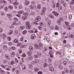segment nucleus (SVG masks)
Listing matches in <instances>:
<instances>
[{"label":"nucleus","instance_id":"ea45409f","mask_svg":"<svg viewBox=\"0 0 74 74\" xmlns=\"http://www.w3.org/2000/svg\"><path fill=\"white\" fill-rule=\"evenodd\" d=\"M13 19L15 21H18V18H13Z\"/></svg>","mask_w":74,"mask_h":74},{"label":"nucleus","instance_id":"c756f323","mask_svg":"<svg viewBox=\"0 0 74 74\" xmlns=\"http://www.w3.org/2000/svg\"><path fill=\"white\" fill-rule=\"evenodd\" d=\"M55 29L56 30H58L59 29V27L58 25H56L55 26Z\"/></svg>","mask_w":74,"mask_h":74},{"label":"nucleus","instance_id":"7ed1b4c3","mask_svg":"<svg viewBox=\"0 0 74 74\" xmlns=\"http://www.w3.org/2000/svg\"><path fill=\"white\" fill-rule=\"evenodd\" d=\"M31 38L33 40H35L36 38V35L35 34H32L31 36Z\"/></svg>","mask_w":74,"mask_h":74},{"label":"nucleus","instance_id":"b1692460","mask_svg":"<svg viewBox=\"0 0 74 74\" xmlns=\"http://www.w3.org/2000/svg\"><path fill=\"white\" fill-rule=\"evenodd\" d=\"M38 62H39L38 60L37 59L35 60V61H33V62L34 63H34H35V62H36V63H38Z\"/></svg>","mask_w":74,"mask_h":74},{"label":"nucleus","instance_id":"a19ab883","mask_svg":"<svg viewBox=\"0 0 74 74\" xmlns=\"http://www.w3.org/2000/svg\"><path fill=\"white\" fill-rule=\"evenodd\" d=\"M39 24L41 26H43V23L42 22H40Z\"/></svg>","mask_w":74,"mask_h":74},{"label":"nucleus","instance_id":"9d476101","mask_svg":"<svg viewBox=\"0 0 74 74\" xmlns=\"http://www.w3.org/2000/svg\"><path fill=\"white\" fill-rule=\"evenodd\" d=\"M15 55V53L14 52H12L10 53V55L13 57V56H14Z\"/></svg>","mask_w":74,"mask_h":74},{"label":"nucleus","instance_id":"79ce46f5","mask_svg":"<svg viewBox=\"0 0 74 74\" xmlns=\"http://www.w3.org/2000/svg\"><path fill=\"white\" fill-rule=\"evenodd\" d=\"M63 64H64V65H66L67 64V62L66 61H63Z\"/></svg>","mask_w":74,"mask_h":74},{"label":"nucleus","instance_id":"a878e982","mask_svg":"<svg viewBox=\"0 0 74 74\" xmlns=\"http://www.w3.org/2000/svg\"><path fill=\"white\" fill-rule=\"evenodd\" d=\"M8 8H9L10 10H12V9H13V7H12V6L10 5L8 6Z\"/></svg>","mask_w":74,"mask_h":74},{"label":"nucleus","instance_id":"5701e85b","mask_svg":"<svg viewBox=\"0 0 74 74\" xmlns=\"http://www.w3.org/2000/svg\"><path fill=\"white\" fill-rule=\"evenodd\" d=\"M38 9L40 10L41 8V5L40 4H38L37 6Z\"/></svg>","mask_w":74,"mask_h":74},{"label":"nucleus","instance_id":"69168bd1","mask_svg":"<svg viewBox=\"0 0 74 74\" xmlns=\"http://www.w3.org/2000/svg\"><path fill=\"white\" fill-rule=\"evenodd\" d=\"M3 32V29L0 27V33Z\"/></svg>","mask_w":74,"mask_h":74},{"label":"nucleus","instance_id":"bb28decb","mask_svg":"<svg viewBox=\"0 0 74 74\" xmlns=\"http://www.w3.org/2000/svg\"><path fill=\"white\" fill-rule=\"evenodd\" d=\"M47 10V9L45 8H42V11H44V12H45Z\"/></svg>","mask_w":74,"mask_h":74},{"label":"nucleus","instance_id":"412c9836","mask_svg":"<svg viewBox=\"0 0 74 74\" xmlns=\"http://www.w3.org/2000/svg\"><path fill=\"white\" fill-rule=\"evenodd\" d=\"M25 4L26 5H27L28 4H29V2L28 1H26L25 2Z\"/></svg>","mask_w":74,"mask_h":74},{"label":"nucleus","instance_id":"1a4fd4ad","mask_svg":"<svg viewBox=\"0 0 74 74\" xmlns=\"http://www.w3.org/2000/svg\"><path fill=\"white\" fill-rule=\"evenodd\" d=\"M24 15V16L25 17V18H27V16H28V14L27 13H24V14H23Z\"/></svg>","mask_w":74,"mask_h":74},{"label":"nucleus","instance_id":"4c0bfd02","mask_svg":"<svg viewBox=\"0 0 74 74\" xmlns=\"http://www.w3.org/2000/svg\"><path fill=\"white\" fill-rule=\"evenodd\" d=\"M28 67L29 68V69H32V68L33 67L32 66V65L31 64H29L28 65Z\"/></svg>","mask_w":74,"mask_h":74},{"label":"nucleus","instance_id":"864d4df0","mask_svg":"<svg viewBox=\"0 0 74 74\" xmlns=\"http://www.w3.org/2000/svg\"><path fill=\"white\" fill-rule=\"evenodd\" d=\"M49 54L50 55L52 54V51H50L49 52Z\"/></svg>","mask_w":74,"mask_h":74},{"label":"nucleus","instance_id":"37998d69","mask_svg":"<svg viewBox=\"0 0 74 74\" xmlns=\"http://www.w3.org/2000/svg\"><path fill=\"white\" fill-rule=\"evenodd\" d=\"M64 22H65V24H66V26H69V23H68L67 22H66V21H65Z\"/></svg>","mask_w":74,"mask_h":74},{"label":"nucleus","instance_id":"6e6d98bb","mask_svg":"<svg viewBox=\"0 0 74 74\" xmlns=\"http://www.w3.org/2000/svg\"><path fill=\"white\" fill-rule=\"evenodd\" d=\"M72 18V15H70L69 17V19H71Z\"/></svg>","mask_w":74,"mask_h":74},{"label":"nucleus","instance_id":"7c9ffc66","mask_svg":"<svg viewBox=\"0 0 74 74\" xmlns=\"http://www.w3.org/2000/svg\"><path fill=\"white\" fill-rule=\"evenodd\" d=\"M67 29H69V30H71V25H69V26H68L67 28Z\"/></svg>","mask_w":74,"mask_h":74},{"label":"nucleus","instance_id":"20e7f679","mask_svg":"<svg viewBox=\"0 0 74 74\" xmlns=\"http://www.w3.org/2000/svg\"><path fill=\"white\" fill-rule=\"evenodd\" d=\"M43 45V44H42L40 43L39 45V48L38 49L42 50L43 49V48L42 47Z\"/></svg>","mask_w":74,"mask_h":74},{"label":"nucleus","instance_id":"bf43d9fd","mask_svg":"<svg viewBox=\"0 0 74 74\" xmlns=\"http://www.w3.org/2000/svg\"><path fill=\"white\" fill-rule=\"evenodd\" d=\"M1 73H2L3 74H4V73H5V71L3 70L1 71Z\"/></svg>","mask_w":74,"mask_h":74},{"label":"nucleus","instance_id":"6ab92c4d","mask_svg":"<svg viewBox=\"0 0 74 74\" xmlns=\"http://www.w3.org/2000/svg\"><path fill=\"white\" fill-rule=\"evenodd\" d=\"M12 33H13V31H12V30H10V32L8 33V34L9 35H10L11 34H12Z\"/></svg>","mask_w":74,"mask_h":74},{"label":"nucleus","instance_id":"f8f14e48","mask_svg":"<svg viewBox=\"0 0 74 74\" xmlns=\"http://www.w3.org/2000/svg\"><path fill=\"white\" fill-rule=\"evenodd\" d=\"M22 69L23 70L26 69V66L25 65H22Z\"/></svg>","mask_w":74,"mask_h":74},{"label":"nucleus","instance_id":"09e8293b","mask_svg":"<svg viewBox=\"0 0 74 74\" xmlns=\"http://www.w3.org/2000/svg\"><path fill=\"white\" fill-rule=\"evenodd\" d=\"M15 60L16 63H18V59H17V58H15Z\"/></svg>","mask_w":74,"mask_h":74},{"label":"nucleus","instance_id":"0eeeda50","mask_svg":"<svg viewBox=\"0 0 74 74\" xmlns=\"http://www.w3.org/2000/svg\"><path fill=\"white\" fill-rule=\"evenodd\" d=\"M24 29H25V27L23 26H21L19 27V30L20 31H22V30H23Z\"/></svg>","mask_w":74,"mask_h":74},{"label":"nucleus","instance_id":"393cba45","mask_svg":"<svg viewBox=\"0 0 74 74\" xmlns=\"http://www.w3.org/2000/svg\"><path fill=\"white\" fill-rule=\"evenodd\" d=\"M23 12H24V11H19L18 12V14H23Z\"/></svg>","mask_w":74,"mask_h":74},{"label":"nucleus","instance_id":"39448f33","mask_svg":"<svg viewBox=\"0 0 74 74\" xmlns=\"http://www.w3.org/2000/svg\"><path fill=\"white\" fill-rule=\"evenodd\" d=\"M5 58L7 60H9L10 59V57L7 54H5Z\"/></svg>","mask_w":74,"mask_h":74},{"label":"nucleus","instance_id":"052dcab7","mask_svg":"<svg viewBox=\"0 0 74 74\" xmlns=\"http://www.w3.org/2000/svg\"><path fill=\"white\" fill-rule=\"evenodd\" d=\"M8 44L9 45H12V42H9L8 43Z\"/></svg>","mask_w":74,"mask_h":74},{"label":"nucleus","instance_id":"49530a36","mask_svg":"<svg viewBox=\"0 0 74 74\" xmlns=\"http://www.w3.org/2000/svg\"><path fill=\"white\" fill-rule=\"evenodd\" d=\"M38 56L37 55H35L34 56V58H38Z\"/></svg>","mask_w":74,"mask_h":74},{"label":"nucleus","instance_id":"c85d7f7f","mask_svg":"<svg viewBox=\"0 0 74 74\" xmlns=\"http://www.w3.org/2000/svg\"><path fill=\"white\" fill-rule=\"evenodd\" d=\"M58 67L61 70H62V69H63V66L60 65Z\"/></svg>","mask_w":74,"mask_h":74},{"label":"nucleus","instance_id":"f257e3e1","mask_svg":"<svg viewBox=\"0 0 74 74\" xmlns=\"http://www.w3.org/2000/svg\"><path fill=\"white\" fill-rule=\"evenodd\" d=\"M26 26V27L28 29H31V26L30 25V23L29 21H27L25 23Z\"/></svg>","mask_w":74,"mask_h":74},{"label":"nucleus","instance_id":"3c124183","mask_svg":"<svg viewBox=\"0 0 74 74\" xmlns=\"http://www.w3.org/2000/svg\"><path fill=\"white\" fill-rule=\"evenodd\" d=\"M62 8V7L61 6H60L58 8V10H61Z\"/></svg>","mask_w":74,"mask_h":74},{"label":"nucleus","instance_id":"dca6fc26","mask_svg":"<svg viewBox=\"0 0 74 74\" xmlns=\"http://www.w3.org/2000/svg\"><path fill=\"white\" fill-rule=\"evenodd\" d=\"M35 47L36 49H38L39 48V46L38 45L36 44L35 45Z\"/></svg>","mask_w":74,"mask_h":74},{"label":"nucleus","instance_id":"9b49d317","mask_svg":"<svg viewBox=\"0 0 74 74\" xmlns=\"http://www.w3.org/2000/svg\"><path fill=\"white\" fill-rule=\"evenodd\" d=\"M32 59H33V56H29L28 58V60H32Z\"/></svg>","mask_w":74,"mask_h":74},{"label":"nucleus","instance_id":"4be33fe9","mask_svg":"<svg viewBox=\"0 0 74 74\" xmlns=\"http://www.w3.org/2000/svg\"><path fill=\"white\" fill-rule=\"evenodd\" d=\"M7 16L8 18H11L12 17V14H7Z\"/></svg>","mask_w":74,"mask_h":74},{"label":"nucleus","instance_id":"2eb2a0df","mask_svg":"<svg viewBox=\"0 0 74 74\" xmlns=\"http://www.w3.org/2000/svg\"><path fill=\"white\" fill-rule=\"evenodd\" d=\"M27 53L29 56H30V55H32V51H28L27 52Z\"/></svg>","mask_w":74,"mask_h":74},{"label":"nucleus","instance_id":"cd10ccee","mask_svg":"<svg viewBox=\"0 0 74 74\" xmlns=\"http://www.w3.org/2000/svg\"><path fill=\"white\" fill-rule=\"evenodd\" d=\"M69 37H70V38H74V35H73V34H70L69 36Z\"/></svg>","mask_w":74,"mask_h":74},{"label":"nucleus","instance_id":"f704fd0d","mask_svg":"<svg viewBox=\"0 0 74 74\" xmlns=\"http://www.w3.org/2000/svg\"><path fill=\"white\" fill-rule=\"evenodd\" d=\"M59 5H60L59 3L58 2H57L56 3V7H58L59 6Z\"/></svg>","mask_w":74,"mask_h":74},{"label":"nucleus","instance_id":"c9c22d12","mask_svg":"<svg viewBox=\"0 0 74 74\" xmlns=\"http://www.w3.org/2000/svg\"><path fill=\"white\" fill-rule=\"evenodd\" d=\"M73 71H74L73 70V69H71L69 71V73H70V74H71V73H73Z\"/></svg>","mask_w":74,"mask_h":74},{"label":"nucleus","instance_id":"ddd939ff","mask_svg":"<svg viewBox=\"0 0 74 74\" xmlns=\"http://www.w3.org/2000/svg\"><path fill=\"white\" fill-rule=\"evenodd\" d=\"M49 70L51 71H54V68L52 67H51L49 68Z\"/></svg>","mask_w":74,"mask_h":74},{"label":"nucleus","instance_id":"de8ad7c7","mask_svg":"<svg viewBox=\"0 0 74 74\" xmlns=\"http://www.w3.org/2000/svg\"><path fill=\"white\" fill-rule=\"evenodd\" d=\"M3 3L6 4L7 3V2H6V1H5V0H3Z\"/></svg>","mask_w":74,"mask_h":74},{"label":"nucleus","instance_id":"a211bd4d","mask_svg":"<svg viewBox=\"0 0 74 74\" xmlns=\"http://www.w3.org/2000/svg\"><path fill=\"white\" fill-rule=\"evenodd\" d=\"M51 22V21H49L47 22V26H50V23Z\"/></svg>","mask_w":74,"mask_h":74},{"label":"nucleus","instance_id":"aec40b11","mask_svg":"<svg viewBox=\"0 0 74 74\" xmlns=\"http://www.w3.org/2000/svg\"><path fill=\"white\" fill-rule=\"evenodd\" d=\"M64 71L66 72V73H69V69L67 68H65L64 69Z\"/></svg>","mask_w":74,"mask_h":74},{"label":"nucleus","instance_id":"4d7b16f0","mask_svg":"<svg viewBox=\"0 0 74 74\" xmlns=\"http://www.w3.org/2000/svg\"><path fill=\"white\" fill-rule=\"evenodd\" d=\"M37 54L38 55H41V53L40 52H37Z\"/></svg>","mask_w":74,"mask_h":74},{"label":"nucleus","instance_id":"f3484780","mask_svg":"<svg viewBox=\"0 0 74 74\" xmlns=\"http://www.w3.org/2000/svg\"><path fill=\"white\" fill-rule=\"evenodd\" d=\"M57 23L59 25H61V21H60V20H58L57 21Z\"/></svg>","mask_w":74,"mask_h":74},{"label":"nucleus","instance_id":"5fc2aeb1","mask_svg":"<svg viewBox=\"0 0 74 74\" xmlns=\"http://www.w3.org/2000/svg\"><path fill=\"white\" fill-rule=\"evenodd\" d=\"M12 48L13 50H15L16 49V48L15 47H12Z\"/></svg>","mask_w":74,"mask_h":74},{"label":"nucleus","instance_id":"72a5a7b5","mask_svg":"<svg viewBox=\"0 0 74 74\" xmlns=\"http://www.w3.org/2000/svg\"><path fill=\"white\" fill-rule=\"evenodd\" d=\"M33 47H32V46H31L29 47L30 51H32V50H33Z\"/></svg>","mask_w":74,"mask_h":74},{"label":"nucleus","instance_id":"a18cd8bd","mask_svg":"<svg viewBox=\"0 0 74 74\" xmlns=\"http://www.w3.org/2000/svg\"><path fill=\"white\" fill-rule=\"evenodd\" d=\"M51 57L50 58H48V60L49 62H52V59H51Z\"/></svg>","mask_w":74,"mask_h":74},{"label":"nucleus","instance_id":"13d9d810","mask_svg":"<svg viewBox=\"0 0 74 74\" xmlns=\"http://www.w3.org/2000/svg\"><path fill=\"white\" fill-rule=\"evenodd\" d=\"M49 17L50 18H52L53 19L54 18V17H53L52 15H50Z\"/></svg>","mask_w":74,"mask_h":74},{"label":"nucleus","instance_id":"0e129e2a","mask_svg":"<svg viewBox=\"0 0 74 74\" xmlns=\"http://www.w3.org/2000/svg\"><path fill=\"white\" fill-rule=\"evenodd\" d=\"M47 51V49L46 48H45L43 49V51H44V52H46Z\"/></svg>","mask_w":74,"mask_h":74},{"label":"nucleus","instance_id":"603ef678","mask_svg":"<svg viewBox=\"0 0 74 74\" xmlns=\"http://www.w3.org/2000/svg\"><path fill=\"white\" fill-rule=\"evenodd\" d=\"M22 57H23V58H25V56H26V55H25V53H23L22 55Z\"/></svg>","mask_w":74,"mask_h":74},{"label":"nucleus","instance_id":"473e14b6","mask_svg":"<svg viewBox=\"0 0 74 74\" xmlns=\"http://www.w3.org/2000/svg\"><path fill=\"white\" fill-rule=\"evenodd\" d=\"M22 20H26V19H27V18L26 17H25L24 16L22 17Z\"/></svg>","mask_w":74,"mask_h":74},{"label":"nucleus","instance_id":"680f3d73","mask_svg":"<svg viewBox=\"0 0 74 74\" xmlns=\"http://www.w3.org/2000/svg\"><path fill=\"white\" fill-rule=\"evenodd\" d=\"M20 48H24V46L23 45H21L20 46Z\"/></svg>","mask_w":74,"mask_h":74},{"label":"nucleus","instance_id":"8fccbe9b","mask_svg":"<svg viewBox=\"0 0 74 74\" xmlns=\"http://www.w3.org/2000/svg\"><path fill=\"white\" fill-rule=\"evenodd\" d=\"M23 39H24V38H23V37H21V39H20V41H23Z\"/></svg>","mask_w":74,"mask_h":74},{"label":"nucleus","instance_id":"4468645a","mask_svg":"<svg viewBox=\"0 0 74 74\" xmlns=\"http://www.w3.org/2000/svg\"><path fill=\"white\" fill-rule=\"evenodd\" d=\"M13 42L14 43H17V42H18V39H15L13 41Z\"/></svg>","mask_w":74,"mask_h":74},{"label":"nucleus","instance_id":"c03bdc74","mask_svg":"<svg viewBox=\"0 0 74 74\" xmlns=\"http://www.w3.org/2000/svg\"><path fill=\"white\" fill-rule=\"evenodd\" d=\"M29 7L31 10H33V5H31L30 6H29Z\"/></svg>","mask_w":74,"mask_h":74},{"label":"nucleus","instance_id":"6e6552de","mask_svg":"<svg viewBox=\"0 0 74 74\" xmlns=\"http://www.w3.org/2000/svg\"><path fill=\"white\" fill-rule=\"evenodd\" d=\"M52 13L56 16H58L59 15V14L57 13L56 12H55V11L53 12Z\"/></svg>","mask_w":74,"mask_h":74},{"label":"nucleus","instance_id":"338daca9","mask_svg":"<svg viewBox=\"0 0 74 74\" xmlns=\"http://www.w3.org/2000/svg\"><path fill=\"white\" fill-rule=\"evenodd\" d=\"M15 70H16V69L15 68H14L12 69V71L13 72H14V71Z\"/></svg>","mask_w":74,"mask_h":74},{"label":"nucleus","instance_id":"774afa93","mask_svg":"<svg viewBox=\"0 0 74 74\" xmlns=\"http://www.w3.org/2000/svg\"><path fill=\"white\" fill-rule=\"evenodd\" d=\"M71 26L72 27H74V23H72L71 24Z\"/></svg>","mask_w":74,"mask_h":74},{"label":"nucleus","instance_id":"f03ea898","mask_svg":"<svg viewBox=\"0 0 74 74\" xmlns=\"http://www.w3.org/2000/svg\"><path fill=\"white\" fill-rule=\"evenodd\" d=\"M41 19V17L40 16H38L36 17L35 19V22H39L40 21V20Z\"/></svg>","mask_w":74,"mask_h":74},{"label":"nucleus","instance_id":"e433bc0d","mask_svg":"<svg viewBox=\"0 0 74 74\" xmlns=\"http://www.w3.org/2000/svg\"><path fill=\"white\" fill-rule=\"evenodd\" d=\"M73 1H72L70 3V4L71 5H73V4H74V0H73Z\"/></svg>","mask_w":74,"mask_h":74},{"label":"nucleus","instance_id":"e2e57ef3","mask_svg":"<svg viewBox=\"0 0 74 74\" xmlns=\"http://www.w3.org/2000/svg\"><path fill=\"white\" fill-rule=\"evenodd\" d=\"M14 63L15 62L13 61H12L10 62V64H14Z\"/></svg>","mask_w":74,"mask_h":74},{"label":"nucleus","instance_id":"58836bf2","mask_svg":"<svg viewBox=\"0 0 74 74\" xmlns=\"http://www.w3.org/2000/svg\"><path fill=\"white\" fill-rule=\"evenodd\" d=\"M28 32H29V33H34V32H33V30H29L28 31Z\"/></svg>","mask_w":74,"mask_h":74},{"label":"nucleus","instance_id":"423d86ee","mask_svg":"<svg viewBox=\"0 0 74 74\" xmlns=\"http://www.w3.org/2000/svg\"><path fill=\"white\" fill-rule=\"evenodd\" d=\"M3 49L4 50H7V49H8V47H7V46L6 45H3Z\"/></svg>","mask_w":74,"mask_h":74},{"label":"nucleus","instance_id":"2f4dec72","mask_svg":"<svg viewBox=\"0 0 74 74\" xmlns=\"http://www.w3.org/2000/svg\"><path fill=\"white\" fill-rule=\"evenodd\" d=\"M38 70H39L37 68H35V72H38Z\"/></svg>","mask_w":74,"mask_h":74}]
</instances>
